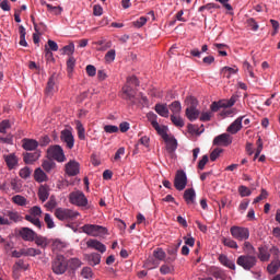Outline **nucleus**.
<instances>
[{"instance_id": "obj_1", "label": "nucleus", "mask_w": 280, "mask_h": 280, "mask_svg": "<svg viewBox=\"0 0 280 280\" xmlns=\"http://www.w3.org/2000/svg\"><path fill=\"white\" fill-rule=\"evenodd\" d=\"M147 117L149 121L151 122V126L156 130L158 135L162 137L163 141L166 143V150L172 154L173 152H176L178 148V141L173 136L167 135V127L159 125L158 116L156 114L150 112L147 114Z\"/></svg>"}, {"instance_id": "obj_2", "label": "nucleus", "mask_w": 280, "mask_h": 280, "mask_svg": "<svg viewBox=\"0 0 280 280\" xmlns=\"http://www.w3.org/2000/svg\"><path fill=\"white\" fill-rule=\"evenodd\" d=\"M81 231L90 237H104V235L108 234V230H106V228L97 224H84L81 226Z\"/></svg>"}, {"instance_id": "obj_3", "label": "nucleus", "mask_w": 280, "mask_h": 280, "mask_svg": "<svg viewBox=\"0 0 280 280\" xmlns=\"http://www.w3.org/2000/svg\"><path fill=\"white\" fill-rule=\"evenodd\" d=\"M69 268V262L63 255H57L51 261V270L54 275H65Z\"/></svg>"}, {"instance_id": "obj_4", "label": "nucleus", "mask_w": 280, "mask_h": 280, "mask_svg": "<svg viewBox=\"0 0 280 280\" xmlns=\"http://www.w3.org/2000/svg\"><path fill=\"white\" fill-rule=\"evenodd\" d=\"M70 205H74V207L86 208L89 207V199L86 195L82 192V190H74L69 195Z\"/></svg>"}, {"instance_id": "obj_5", "label": "nucleus", "mask_w": 280, "mask_h": 280, "mask_svg": "<svg viewBox=\"0 0 280 280\" xmlns=\"http://www.w3.org/2000/svg\"><path fill=\"white\" fill-rule=\"evenodd\" d=\"M80 212L71 210L69 208H56L55 210V217L57 220H60L61 222H67L69 220H75L79 218Z\"/></svg>"}, {"instance_id": "obj_6", "label": "nucleus", "mask_w": 280, "mask_h": 280, "mask_svg": "<svg viewBox=\"0 0 280 280\" xmlns=\"http://www.w3.org/2000/svg\"><path fill=\"white\" fill-rule=\"evenodd\" d=\"M186 102L187 104H190V106L186 108V117L189 121H196V119L200 117V110L196 108V106H198V100L194 96H188Z\"/></svg>"}, {"instance_id": "obj_7", "label": "nucleus", "mask_w": 280, "mask_h": 280, "mask_svg": "<svg viewBox=\"0 0 280 280\" xmlns=\"http://www.w3.org/2000/svg\"><path fill=\"white\" fill-rule=\"evenodd\" d=\"M48 159L57 161V163H65L67 161V155H65V150L59 144L50 145L47 149Z\"/></svg>"}, {"instance_id": "obj_8", "label": "nucleus", "mask_w": 280, "mask_h": 280, "mask_svg": "<svg viewBox=\"0 0 280 280\" xmlns=\"http://www.w3.org/2000/svg\"><path fill=\"white\" fill-rule=\"evenodd\" d=\"M230 233L237 242H246L250 237V230L244 226L233 225L230 229Z\"/></svg>"}, {"instance_id": "obj_9", "label": "nucleus", "mask_w": 280, "mask_h": 280, "mask_svg": "<svg viewBox=\"0 0 280 280\" xmlns=\"http://www.w3.org/2000/svg\"><path fill=\"white\" fill-rule=\"evenodd\" d=\"M237 266H241L244 270H252L257 266V257L254 255H241L236 259Z\"/></svg>"}, {"instance_id": "obj_10", "label": "nucleus", "mask_w": 280, "mask_h": 280, "mask_svg": "<svg viewBox=\"0 0 280 280\" xmlns=\"http://www.w3.org/2000/svg\"><path fill=\"white\" fill-rule=\"evenodd\" d=\"M174 187L177 191H183L187 187V173L185 171L179 170L176 172Z\"/></svg>"}, {"instance_id": "obj_11", "label": "nucleus", "mask_w": 280, "mask_h": 280, "mask_svg": "<svg viewBox=\"0 0 280 280\" xmlns=\"http://www.w3.org/2000/svg\"><path fill=\"white\" fill-rule=\"evenodd\" d=\"M60 139L63 143H66L68 150H73V145H75V139L73 138V132L71 129H63L61 131Z\"/></svg>"}, {"instance_id": "obj_12", "label": "nucleus", "mask_w": 280, "mask_h": 280, "mask_svg": "<svg viewBox=\"0 0 280 280\" xmlns=\"http://www.w3.org/2000/svg\"><path fill=\"white\" fill-rule=\"evenodd\" d=\"M65 172L68 176H78L80 174V163L75 160H70L65 166Z\"/></svg>"}, {"instance_id": "obj_13", "label": "nucleus", "mask_w": 280, "mask_h": 280, "mask_svg": "<svg viewBox=\"0 0 280 280\" xmlns=\"http://www.w3.org/2000/svg\"><path fill=\"white\" fill-rule=\"evenodd\" d=\"M231 143H233V139L229 133L219 135L213 139V145H223L224 148H226L231 145Z\"/></svg>"}, {"instance_id": "obj_14", "label": "nucleus", "mask_w": 280, "mask_h": 280, "mask_svg": "<svg viewBox=\"0 0 280 280\" xmlns=\"http://www.w3.org/2000/svg\"><path fill=\"white\" fill-rule=\"evenodd\" d=\"M85 245L88 246V248H92L93 250H97L102 254H104V252L106 250V245L95 238H90L88 242H85Z\"/></svg>"}, {"instance_id": "obj_15", "label": "nucleus", "mask_w": 280, "mask_h": 280, "mask_svg": "<svg viewBox=\"0 0 280 280\" xmlns=\"http://www.w3.org/2000/svg\"><path fill=\"white\" fill-rule=\"evenodd\" d=\"M242 121H244V116L236 118L226 129L230 135H237L242 130Z\"/></svg>"}, {"instance_id": "obj_16", "label": "nucleus", "mask_w": 280, "mask_h": 280, "mask_svg": "<svg viewBox=\"0 0 280 280\" xmlns=\"http://www.w3.org/2000/svg\"><path fill=\"white\" fill-rule=\"evenodd\" d=\"M20 237H22L24 242H34V240H36V232L30 228H22L20 230Z\"/></svg>"}, {"instance_id": "obj_17", "label": "nucleus", "mask_w": 280, "mask_h": 280, "mask_svg": "<svg viewBox=\"0 0 280 280\" xmlns=\"http://www.w3.org/2000/svg\"><path fill=\"white\" fill-rule=\"evenodd\" d=\"M7 167L9 170H16L19 167V158L14 153H10L3 156Z\"/></svg>"}, {"instance_id": "obj_18", "label": "nucleus", "mask_w": 280, "mask_h": 280, "mask_svg": "<svg viewBox=\"0 0 280 280\" xmlns=\"http://www.w3.org/2000/svg\"><path fill=\"white\" fill-rule=\"evenodd\" d=\"M184 200L187 205H196V190L188 188L184 191Z\"/></svg>"}, {"instance_id": "obj_19", "label": "nucleus", "mask_w": 280, "mask_h": 280, "mask_svg": "<svg viewBox=\"0 0 280 280\" xmlns=\"http://www.w3.org/2000/svg\"><path fill=\"white\" fill-rule=\"evenodd\" d=\"M22 148H24L28 152H32V151L36 150V148H38V141H36L34 139L24 138L22 140Z\"/></svg>"}, {"instance_id": "obj_20", "label": "nucleus", "mask_w": 280, "mask_h": 280, "mask_svg": "<svg viewBox=\"0 0 280 280\" xmlns=\"http://www.w3.org/2000/svg\"><path fill=\"white\" fill-rule=\"evenodd\" d=\"M122 93L124 95H126V100H129L130 102H132V104H137V102L135 101V95H137V92L135 91V89H132V86L126 84L125 86H122Z\"/></svg>"}, {"instance_id": "obj_21", "label": "nucleus", "mask_w": 280, "mask_h": 280, "mask_svg": "<svg viewBox=\"0 0 280 280\" xmlns=\"http://www.w3.org/2000/svg\"><path fill=\"white\" fill-rule=\"evenodd\" d=\"M85 259L90 266H98L102 261V255L97 253L86 254Z\"/></svg>"}, {"instance_id": "obj_22", "label": "nucleus", "mask_w": 280, "mask_h": 280, "mask_svg": "<svg viewBox=\"0 0 280 280\" xmlns=\"http://www.w3.org/2000/svg\"><path fill=\"white\" fill-rule=\"evenodd\" d=\"M37 196L40 202H47V200L49 199V186L47 185L39 186Z\"/></svg>"}, {"instance_id": "obj_23", "label": "nucleus", "mask_w": 280, "mask_h": 280, "mask_svg": "<svg viewBox=\"0 0 280 280\" xmlns=\"http://www.w3.org/2000/svg\"><path fill=\"white\" fill-rule=\"evenodd\" d=\"M219 261L222 266H225V268H230V270H235V261L229 259V256L221 254L219 256Z\"/></svg>"}, {"instance_id": "obj_24", "label": "nucleus", "mask_w": 280, "mask_h": 280, "mask_svg": "<svg viewBox=\"0 0 280 280\" xmlns=\"http://www.w3.org/2000/svg\"><path fill=\"white\" fill-rule=\"evenodd\" d=\"M34 178H35L36 183H47V180H48L47 173L45 171H43V168H40V167L35 170Z\"/></svg>"}, {"instance_id": "obj_25", "label": "nucleus", "mask_w": 280, "mask_h": 280, "mask_svg": "<svg viewBox=\"0 0 280 280\" xmlns=\"http://www.w3.org/2000/svg\"><path fill=\"white\" fill-rule=\"evenodd\" d=\"M40 159V152L36 151L34 153H26L24 155V163L27 165H32L33 163H36Z\"/></svg>"}, {"instance_id": "obj_26", "label": "nucleus", "mask_w": 280, "mask_h": 280, "mask_svg": "<svg viewBox=\"0 0 280 280\" xmlns=\"http://www.w3.org/2000/svg\"><path fill=\"white\" fill-rule=\"evenodd\" d=\"M155 113L160 115V117H170V109L167 108L166 104H156L155 105Z\"/></svg>"}, {"instance_id": "obj_27", "label": "nucleus", "mask_w": 280, "mask_h": 280, "mask_svg": "<svg viewBox=\"0 0 280 280\" xmlns=\"http://www.w3.org/2000/svg\"><path fill=\"white\" fill-rule=\"evenodd\" d=\"M258 259H260L261 261H269L270 252H268L267 246H261L258 248Z\"/></svg>"}, {"instance_id": "obj_28", "label": "nucleus", "mask_w": 280, "mask_h": 280, "mask_svg": "<svg viewBox=\"0 0 280 280\" xmlns=\"http://www.w3.org/2000/svg\"><path fill=\"white\" fill-rule=\"evenodd\" d=\"M55 93H56V80L54 79V77H50L46 85V95L51 96Z\"/></svg>"}, {"instance_id": "obj_29", "label": "nucleus", "mask_w": 280, "mask_h": 280, "mask_svg": "<svg viewBox=\"0 0 280 280\" xmlns=\"http://www.w3.org/2000/svg\"><path fill=\"white\" fill-rule=\"evenodd\" d=\"M4 215L9 218L10 222H21L23 220L19 212L12 210H4Z\"/></svg>"}, {"instance_id": "obj_30", "label": "nucleus", "mask_w": 280, "mask_h": 280, "mask_svg": "<svg viewBox=\"0 0 280 280\" xmlns=\"http://www.w3.org/2000/svg\"><path fill=\"white\" fill-rule=\"evenodd\" d=\"M75 126L79 139L84 141V139H86V130L84 129V125H82V121L77 120Z\"/></svg>"}, {"instance_id": "obj_31", "label": "nucleus", "mask_w": 280, "mask_h": 280, "mask_svg": "<svg viewBox=\"0 0 280 280\" xmlns=\"http://www.w3.org/2000/svg\"><path fill=\"white\" fill-rule=\"evenodd\" d=\"M25 220L27 222H31V224H34V226H36L37 229H42V226H43V223L40 222V219H38V217H34L32 214H26Z\"/></svg>"}, {"instance_id": "obj_32", "label": "nucleus", "mask_w": 280, "mask_h": 280, "mask_svg": "<svg viewBox=\"0 0 280 280\" xmlns=\"http://www.w3.org/2000/svg\"><path fill=\"white\" fill-rule=\"evenodd\" d=\"M37 255H43V252L34 247L24 248V257H37Z\"/></svg>"}, {"instance_id": "obj_33", "label": "nucleus", "mask_w": 280, "mask_h": 280, "mask_svg": "<svg viewBox=\"0 0 280 280\" xmlns=\"http://www.w3.org/2000/svg\"><path fill=\"white\" fill-rule=\"evenodd\" d=\"M222 244L224 246H228V248H233L234 250H237V248H240V245H237V242L233 238L223 237Z\"/></svg>"}, {"instance_id": "obj_34", "label": "nucleus", "mask_w": 280, "mask_h": 280, "mask_svg": "<svg viewBox=\"0 0 280 280\" xmlns=\"http://www.w3.org/2000/svg\"><path fill=\"white\" fill-rule=\"evenodd\" d=\"M171 121L177 128H183L185 126V120H183V117H180V115H171Z\"/></svg>"}, {"instance_id": "obj_35", "label": "nucleus", "mask_w": 280, "mask_h": 280, "mask_svg": "<svg viewBox=\"0 0 280 280\" xmlns=\"http://www.w3.org/2000/svg\"><path fill=\"white\" fill-rule=\"evenodd\" d=\"M170 110L173 113V115H180V112L183 110V106L180 105V102L175 101L170 105Z\"/></svg>"}, {"instance_id": "obj_36", "label": "nucleus", "mask_w": 280, "mask_h": 280, "mask_svg": "<svg viewBox=\"0 0 280 280\" xmlns=\"http://www.w3.org/2000/svg\"><path fill=\"white\" fill-rule=\"evenodd\" d=\"M153 257L158 259V261L165 260V257H166L165 250H163V248L161 247L155 248L153 250Z\"/></svg>"}, {"instance_id": "obj_37", "label": "nucleus", "mask_w": 280, "mask_h": 280, "mask_svg": "<svg viewBox=\"0 0 280 280\" xmlns=\"http://www.w3.org/2000/svg\"><path fill=\"white\" fill-rule=\"evenodd\" d=\"M12 201L19 207H25V205H27V199L21 195L13 196Z\"/></svg>"}, {"instance_id": "obj_38", "label": "nucleus", "mask_w": 280, "mask_h": 280, "mask_svg": "<svg viewBox=\"0 0 280 280\" xmlns=\"http://www.w3.org/2000/svg\"><path fill=\"white\" fill-rule=\"evenodd\" d=\"M34 240L35 244L40 248H47V246L49 245V241H47V237L45 236H36Z\"/></svg>"}, {"instance_id": "obj_39", "label": "nucleus", "mask_w": 280, "mask_h": 280, "mask_svg": "<svg viewBox=\"0 0 280 280\" xmlns=\"http://www.w3.org/2000/svg\"><path fill=\"white\" fill-rule=\"evenodd\" d=\"M243 252L246 253V255H255V246H253L250 242L245 241L243 244Z\"/></svg>"}, {"instance_id": "obj_40", "label": "nucleus", "mask_w": 280, "mask_h": 280, "mask_svg": "<svg viewBox=\"0 0 280 280\" xmlns=\"http://www.w3.org/2000/svg\"><path fill=\"white\" fill-rule=\"evenodd\" d=\"M42 167L44 170V172H51V170H55L56 168V163L52 162V161H49V160H45L43 163H42Z\"/></svg>"}, {"instance_id": "obj_41", "label": "nucleus", "mask_w": 280, "mask_h": 280, "mask_svg": "<svg viewBox=\"0 0 280 280\" xmlns=\"http://www.w3.org/2000/svg\"><path fill=\"white\" fill-rule=\"evenodd\" d=\"M221 73L225 78H231V75H235V73H237V68L224 67L222 68Z\"/></svg>"}, {"instance_id": "obj_42", "label": "nucleus", "mask_w": 280, "mask_h": 280, "mask_svg": "<svg viewBox=\"0 0 280 280\" xmlns=\"http://www.w3.org/2000/svg\"><path fill=\"white\" fill-rule=\"evenodd\" d=\"M61 51L63 56H71L75 52V45L73 43H70L69 45L65 46Z\"/></svg>"}, {"instance_id": "obj_43", "label": "nucleus", "mask_w": 280, "mask_h": 280, "mask_svg": "<svg viewBox=\"0 0 280 280\" xmlns=\"http://www.w3.org/2000/svg\"><path fill=\"white\" fill-rule=\"evenodd\" d=\"M68 266H70L71 270H78V268L82 266V260H80L79 258H71L68 261Z\"/></svg>"}, {"instance_id": "obj_44", "label": "nucleus", "mask_w": 280, "mask_h": 280, "mask_svg": "<svg viewBox=\"0 0 280 280\" xmlns=\"http://www.w3.org/2000/svg\"><path fill=\"white\" fill-rule=\"evenodd\" d=\"M19 175H20V178L27 179L32 176V168H30L28 166H25L20 170Z\"/></svg>"}, {"instance_id": "obj_45", "label": "nucleus", "mask_w": 280, "mask_h": 280, "mask_svg": "<svg viewBox=\"0 0 280 280\" xmlns=\"http://www.w3.org/2000/svg\"><path fill=\"white\" fill-rule=\"evenodd\" d=\"M246 25L247 27H249V30H252L253 32H257V30H259V24L257 23V21H255V19L249 18L246 20Z\"/></svg>"}, {"instance_id": "obj_46", "label": "nucleus", "mask_w": 280, "mask_h": 280, "mask_svg": "<svg viewBox=\"0 0 280 280\" xmlns=\"http://www.w3.org/2000/svg\"><path fill=\"white\" fill-rule=\"evenodd\" d=\"M73 69H75V58L70 57L67 61V71L70 77L73 73Z\"/></svg>"}, {"instance_id": "obj_47", "label": "nucleus", "mask_w": 280, "mask_h": 280, "mask_svg": "<svg viewBox=\"0 0 280 280\" xmlns=\"http://www.w3.org/2000/svg\"><path fill=\"white\" fill-rule=\"evenodd\" d=\"M52 248L54 250H65V248H67V243L60 241V240H56L52 243Z\"/></svg>"}, {"instance_id": "obj_48", "label": "nucleus", "mask_w": 280, "mask_h": 280, "mask_svg": "<svg viewBox=\"0 0 280 280\" xmlns=\"http://www.w3.org/2000/svg\"><path fill=\"white\" fill-rule=\"evenodd\" d=\"M279 268H280L279 262L273 261L268 265L267 270H268L269 275H277V272L279 271Z\"/></svg>"}, {"instance_id": "obj_49", "label": "nucleus", "mask_w": 280, "mask_h": 280, "mask_svg": "<svg viewBox=\"0 0 280 280\" xmlns=\"http://www.w3.org/2000/svg\"><path fill=\"white\" fill-rule=\"evenodd\" d=\"M46 209H48L49 211L56 209V207H58V201H56V197L50 196L49 200L46 202L45 205Z\"/></svg>"}, {"instance_id": "obj_50", "label": "nucleus", "mask_w": 280, "mask_h": 280, "mask_svg": "<svg viewBox=\"0 0 280 280\" xmlns=\"http://www.w3.org/2000/svg\"><path fill=\"white\" fill-rule=\"evenodd\" d=\"M81 277H83V279H93V269H91V267H84L81 270Z\"/></svg>"}, {"instance_id": "obj_51", "label": "nucleus", "mask_w": 280, "mask_h": 280, "mask_svg": "<svg viewBox=\"0 0 280 280\" xmlns=\"http://www.w3.org/2000/svg\"><path fill=\"white\" fill-rule=\"evenodd\" d=\"M44 221L47 224V229H55L56 223L54 222V218H51V214L46 213L44 217Z\"/></svg>"}, {"instance_id": "obj_52", "label": "nucleus", "mask_w": 280, "mask_h": 280, "mask_svg": "<svg viewBox=\"0 0 280 280\" xmlns=\"http://www.w3.org/2000/svg\"><path fill=\"white\" fill-rule=\"evenodd\" d=\"M238 194H240L241 198H246V197L250 196V194H253V191H250L249 188L246 186H240Z\"/></svg>"}, {"instance_id": "obj_53", "label": "nucleus", "mask_w": 280, "mask_h": 280, "mask_svg": "<svg viewBox=\"0 0 280 280\" xmlns=\"http://www.w3.org/2000/svg\"><path fill=\"white\" fill-rule=\"evenodd\" d=\"M28 215L40 218V215H43V210L40 209V207L34 206L33 208H31Z\"/></svg>"}, {"instance_id": "obj_54", "label": "nucleus", "mask_w": 280, "mask_h": 280, "mask_svg": "<svg viewBox=\"0 0 280 280\" xmlns=\"http://www.w3.org/2000/svg\"><path fill=\"white\" fill-rule=\"evenodd\" d=\"M237 102V96L232 95L230 100H228L225 103H223L221 106L223 108H231V106H235V103Z\"/></svg>"}, {"instance_id": "obj_55", "label": "nucleus", "mask_w": 280, "mask_h": 280, "mask_svg": "<svg viewBox=\"0 0 280 280\" xmlns=\"http://www.w3.org/2000/svg\"><path fill=\"white\" fill-rule=\"evenodd\" d=\"M104 130L107 132V135H115V132H119V127L115 125H106Z\"/></svg>"}, {"instance_id": "obj_56", "label": "nucleus", "mask_w": 280, "mask_h": 280, "mask_svg": "<svg viewBox=\"0 0 280 280\" xmlns=\"http://www.w3.org/2000/svg\"><path fill=\"white\" fill-rule=\"evenodd\" d=\"M85 71L90 78H95V75H97V69L93 65L86 66Z\"/></svg>"}, {"instance_id": "obj_57", "label": "nucleus", "mask_w": 280, "mask_h": 280, "mask_svg": "<svg viewBox=\"0 0 280 280\" xmlns=\"http://www.w3.org/2000/svg\"><path fill=\"white\" fill-rule=\"evenodd\" d=\"M11 188L13 189V191H15V194H19L22 188L21 182L19 179H12Z\"/></svg>"}, {"instance_id": "obj_58", "label": "nucleus", "mask_w": 280, "mask_h": 280, "mask_svg": "<svg viewBox=\"0 0 280 280\" xmlns=\"http://www.w3.org/2000/svg\"><path fill=\"white\" fill-rule=\"evenodd\" d=\"M10 224H12V222L10 221V219L8 218V215H5V210L2 212V215L0 214V225L2 226H10Z\"/></svg>"}, {"instance_id": "obj_59", "label": "nucleus", "mask_w": 280, "mask_h": 280, "mask_svg": "<svg viewBox=\"0 0 280 280\" xmlns=\"http://www.w3.org/2000/svg\"><path fill=\"white\" fill-rule=\"evenodd\" d=\"M116 51L115 49H110L105 55V61L106 62H115Z\"/></svg>"}, {"instance_id": "obj_60", "label": "nucleus", "mask_w": 280, "mask_h": 280, "mask_svg": "<svg viewBox=\"0 0 280 280\" xmlns=\"http://www.w3.org/2000/svg\"><path fill=\"white\" fill-rule=\"evenodd\" d=\"M266 198H268V191L266 189H261L260 195L254 199V205L261 202V200H266Z\"/></svg>"}, {"instance_id": "obj_61", "label": "nucleus", "mask_w": 280, "mask_h": 280, "mask_svg": "<svg viewBox=\"0 0 280 280\" xmlns=\"http://www.w3.org/2000/svg\"><path fill=\"white\" fill-rule=\"evenodd\" d=\"M9 128H10V120H2L0 122V132L2 135H5Z\"/></svg>"}, {"instance_id": "obj_62", "label": "nucleus", "mask_w": 280, "mask_h": 280, "mask_svg": "<svg viewBox=\"0 0 280 280\" xmlns=\"http://www.w3.org/2000/svg\"><path fill=\"white\" fill-rule=\"evenodd\" d=\"M243 67L249 77L255 78V72H253V66L248 61H244Z\"/></svg>"}, {"instance_id": "obj_63", "label": "nucleus", "mask_w": 280, "mask_h": 280, "mask_svg": "<svg viewBox=\"0 0 280 280\" xmlns=\"http://www.w3.org/2000/svg\"><path fill=\"white\" fill-rule=\"evenodd\" d=\"M93 14L94 16H102L104 14V8H102L100 4H95L93 7Z\"/></svg>"}, {"instance_id": "obj_64", "label": "nucleus", "mask_w": 280, "mask_h": 280, "mask_svg": "<svg viewBox=\"0 0 280 280\" xmlns=\"http://www.w3.org/2000/svg\"><path fill=\"white\" fill-rule=\"evenodd\" d=\"M220 154H222V149H214L210 154V161H218Z\"/></svg>"}]
</instances>
